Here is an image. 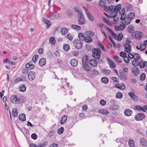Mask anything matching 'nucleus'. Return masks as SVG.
<instances>
[{"instance_id":"7ed1b4c3","label":"nucleus","mask_w":147,"mask_h":147,"mask_svg":"<svg viewBox=\"0 0 147 147\" xmlns=\"http://www.w3.org/2000/svg\"><path fill=\"white\" fill-rule=\"evenodd\" d=\"M73 43L76 48L78 49H80L82 47V41L80 39H77L75 40H74Z\"/></svg>"},{"instance_id":"cd10ccee","label":"nucleus","mask_w":147,"mask_h":147,"mask_svg":"<svg viewBox=\"0 0 147 147\" xmlns=\"http://www.w3.org/2000/svg\"><path fill=\"white\" fill-rule=\"evenodd\" d=\"M19 119L20 120L23 121L26 120V117L25 115L24 114H22L20 115L19 117Z\"/></svg>"},{"instance_id":"4be33fe9","label":"nucleus","mask_w":147,"mask_h":147,"mask_svg":"<svg viewBox=\"0 0 147 147\" xmlns=\"http://www.w3.org/2000/svg\"><path fill=\"white\" fill-rule=\"evenodd\" d=\"M128 95L130 96L131 99L135 101L137 100L138 99V97L134 93L131 92H129L128 93Z\"/></svg>"},{"instance_id":"774afa93","label":"nucleus","mask_w":147,"mask_h":147,"mask_svg":"<svg viewBox=\"0 0 147 147\" xmlns=\"http://www.w3.org/2000/svg\"><path fill=\"white\" fill-rule=\"evenodd\" d=\"M113 18V21L115 24H116L117 22L119 20V18L117 17V16H116Z\"/></svg>"},{"instance_id":"5fc2aeb1","label":"nucleus","mask_w":147,"mask_h":147,"mask_svg":"<svg viewBox=\"0 0 147 147\" xmlns=\"http://www.w3.org/2000/svg\"><path fill=\"white\" fill-rule=\"evenodd\" d=\"M106 1L105 0H100L99 4L100 6L102 7L105 4Z\"/></svg>"},{"instance_id":"bf43d9fd","label":"nucleus","mask_w":147,"mask_h":147,"mask_svg":"<svg viewBox=\"0 0 147 147\" xmlns=\"http://www.w3.org/2000/svg\"><path fill=\"white\" fill-rule=\"evenodd\" d=\"M123 60L125 63H129L130 61L129 58L126 56L123 58Z\"/></svg>"},{"instance_id":"a211bd4d","label":"nucleus","mask_w":147,"mask_h":147,"mask_svg":"<svg viewBox=\"0 0 147 147\" xmlns=\"http://www.w3.org/2000/svg\"><path fill=\"white\" fill-rule=\"evenodd\" d=\"M108 64L111 68H115L116 67V65L115 63L110 59H108L107 60Z\"/></svg>"},{"instance_id":"4468645a","label":"nucleus","mask_w":147,"mask_h":147,"mask_svg":"<svg viewBox=\"0 0 147 147\" xmlns=\"http://www.w3.org/2000/svg\"><path fill=\"white\" fill-rule=\"evenodd\" d=\"M136 48L138 50H140L142 51H143L145 50L146 49V46L145 44H141L140 45L139 47L137 46L136 47Z\"/></svg>"},{"instance_id":"a19ab883","label":"nucleus","mask_w":147,"mask_h":147,"mask_svg":"<svg viewBox=\"0 0 147 147\" xmlns=\"http://www.w3.org/2000/svg\"><path fill=\"white\" fill-rule=\"evenodd\" d=\"M116 97L117 98L121 99L123 97V94L120 92H117L116 94Z\"/></svg>"},{"instance_id":"ea45409f","label":"nucleus","mask_w":147,"mask_h":147,"mask_svg":"<svg viewBox=\"0 0 147 147\" xmlns=\"http://www.w3.org/2000/svg\"><path fill=\"white\" fill-rule=\"evenodd\" d=\"M84 39L85 41L88 43L92 42V38L88 36L85 37Z\"/></svg>"},{"instance_id":"0eeeda50","label":"nucleus","mask_w":147,"mask_h":147,"mask_svg":"<svg viewBox=\"0 0 147 147\" xmlns=\"http://www.w3.org/2000/svg\"><path fill=\"white\" fill-rule=\"evenodd\" d=\"M11 102L13 103H18L20 102V100L18 98L16 95H13L10 98Z\"/></svg>"},{"instance_id":"6e6552de","label":"nucleus","mask_w":147,"mask_h":147,"mask_svg":"<svg viewBox=\"0 0 147 147\" xmlns=\"http://www.w3.org/2000/svg\"><path fill=\"white\" fill-rule=\"evenodd\" d=\"M125 27V26L121 23L119 26L116 25L115 28L116 31H121L124 29Z\"/></svg>"},{"instance_id":"8fccbe9b","label":"nucleus","mask_w":147,"mask_h":147,"mask_svg":"<svg viewBox=\"0 0 147 147\" xmlns=\"http://www.w3.org/2000/svg\"><path fill=\"white\" fill-rule=\"evenodd\" d=\"M134 60L136 61H138L140 58L139 54L137 53H136L134 54V57H133Z\"/></svg>"},{"instance_id":"680f3d73","label":"nucleus","mask_w":147,"mask_h":147,"mask_svg":"<svg viewBox=\"0 0 147 147\" xmlns=\"http://www.w3.org/2000/svg\"><path fill=\"white\" fill-rule=\"evenodd\" d=\"M31 136L32 138L34 140H35L37 138V136L35 133L32 134Z\"/></svg>"},{"instance_id":"49530a36","label":"nucleus","mask_w":147,"mask_h":147,"mask_svg":"<svg viewBox=\"0 0 147 147\" xmlns=\"http://www.w3.org/2000/svg\"><path fill=\"white\" fill-rule=\"evenodd\" d=\"M123 38V34L122 33L120 32V33L117 36V40L118 41H121Z\"/></svg>"},{"instance_id":"4d7b16f0","label":"nucleus","mask_w":147,"mask_h":147,"mask_svg":"<svg viewBox=\"0 0 147 147\" xmlns=\"http://www.w3.org/2000/svg\"><path fill=\"white\" fill-rule=\"evenodd\" d=\"M54 13H51L49 15V18L51 20H53L55 19Z\"/></svg>"},{"instance_id":"72a5a7b5","label":"nucleus","mask_w":147,"mask_h":147,"mask_svg":"<svg viewBox=\"0 0 147 147\" xmlns=\"http://www.w3.org/2000/svg\"><path fill=\"white\" fill-rule=\"evenodd\" d=\"M71 26L73 29L77 30H80L81 28L80 26L76 25L73 24L71 25Z\"/></svg>"},{"instance_id":"2eb2a0df","label":"nucleus","mask_w":147,"mask_h":147,"mask_svg":"<svg viewBox=\"0 0 147 147\" xmlns=\"http://www.w3.org/2000/svg\"><path fill=\"white\" fill-rule=\"evenodd\" d=\"M140 142L143 147L147 146V140L145 138H141L140 140Z\"/></svg>"},{"instance_id":"a18cd8bd","label":"nucleus","mask_w":147,"mask_h":147,"mask_svg":"<svg viewBox=\"0 0 147 147\" xmlns=\"http://www.w3.org/2000/svg\"><path fill=\"white\" fill-rule=\"evenodd\" d=\"M104 22L107 24L108 25L111 26L112 25V23L107 18H104Z\"/></svg>"},{"instance_id":"ddd939ff","label":"nucleus","mask_w":147,"mask_h":147,"mask_svg":"<svg viewBox=\"0 0 147 147\" xmlns=\"http://www.w3.org/2000/svg\"><path fill=\"white\" fill-rule=\"evenodd\" d=\"M138 64L140 68H143L147 65V61L144 60L141 61L139 62Z\"/></svg>"},{"instance_id":"5701e85b","label":"nucleus","mask_w":147,"mask_h":147,"mask_svg":"<svg viewBox=\"0 0 147 147\" xmlns=\"http://www.w3.org/2000/svg\"><path fill=\"white\" fill-rule=\"evenodd\" d=\"M82 63L83 65H88V60L87 56H84L82 58Z\"/></svg>"},{"instance_id":"09e8293b","label":"nucleus","mask_w":147,"mask_h":147,"mask_svg":"<svg viewBox=\"0 0 147 147\" xmlns=\"http://www.w3.org/2000/svg\"><path fill=\"white\" fill-rule=\"evenodd\" d=\"M48 143L47 141H45L43 143L38 146V147H46Z\"/></svg>"},{"instance_id":"473e14b6","label":"nucleus","mask_w":147,"mask_h":147,"mask_svg":"<svg viewBox=\"0 0 147 147\" xmlns=\"http://www.w3.org/2000/svg\"><path fill=\"white\" fill-rule=\"evenodd\" d=\"M125 9L124 8H122L119 11V14L121 16H125Z\"/></svg>"},{"instance_id":"1a4fd4ad","label":"nucleus","mask_w":147,"mask_h":147,"mask_svg":"<svg viewBox=\"0 0 147 147\" xmlns=\"http://www.w3.org/2000/svg\"><path fill=\"white\" fill-rule=\"evenodd\" d=\"M35 76L36 74L34 71H30L28 74V79L30 81L33 80L35 78Z\"/></svg>"},{"instance_id":"20e7f679","label":"nucleus","mask_w":147,"mask_h":147,"mask_svg":"<svg viewBox=\"0 0 147 147\" xmlns=\"http://www.w3.org/2000/svg\"><path fill=\"white\" fill-rule=\"evenodd\" d=\"M93 53L92 55L94 58L98 59L100 57V51L98 49H94L93 50Z\"/></svg>"},{"instance_id":"0e129e2a","label":"nucleus","mask_w":147,"mask_h":147,"mask_svg":"<svg viewBox=\"0 0 147 147\" xmlns=\"http://www.w3.org/2000/svg\"><path fill=\"white\" fill-rule=\"evenodd\" d=\"M119 55L121 57L123 58L127 55L123 51L121 52L119 54Z\"/></svg>"},{"instance_id":"393cba45","label":"nucleus","mask_w":147,"mask_h":147,"mask_svg":"<svg viewBox=\"0 0 147 147\" xmlns=\"http://www.w3.org/2000/svg\"><path fill=\"white\" fill-rule=\"evenodd\" d=\"M132 71L133 74L136 76H137L139 73V69L137 67L133 68Z\"/></svg>"},{"instance_id":"6ab92c4d","label":"nucleus","mask_w":147,"mask_h":147,"mask_svg":"<svg viewBox=\"0 0 147 147\" xmlns=\"http://www.w3.org/2000/svg\"><path fill=\"white\" fill-rule=\"evenodd\" d=\"M125 115L127 116H131L132 114V111L130 109H125L124 111Z\"/></svg>"},{"instance_id":"e2e57ef3","label":"nucleus","mask_w":147,"mask_h":147,"mask_svg":"<svg viewBox=\"0 0 147 147\" xmlns=\"http://www.w3.org/2000/svg\"><path fill=\"white\" fill-rule=\"evenodd\" d=\"M111 79L115 81L116 83H118L119 82V80L117 77H113L111 78Z\"/></svg>"},{"instance_id":"c85d7f7f","label":"nucleus","mask_w":147,"mask_h":147,"mask_svg":"<svg viewBox=\"0 0 147 147\" xmlns=\"http://www.w3.org/2000/svg\"><path fill=\"white\" fill-rule=\"evenodd\" d=\"M98 112L100 113H101L105 115H108L109 113V111L105 109H102L98 111Z\"/></svg>"},{"instance_id":"dca6fc26","label":"nucleus","mask_w":147,"mask_h":147,"mask_svg":"<svg viewBox=\"0 0 147 147\" xmlns=\"http://www.w3.org/2000/svg\"><path fill=\"white\" fill-rule=\"evenodd\" d=\"M70 63L72 66L75 67L77 66L78 61L76 59H73L71 60Z\"/></svg>"},{"instance_id":"bb28decb","label":"nucleus","mask_w":147,"mask_h":147,"mask_svg":"<svg viewBox=\"0 0 147 147\" xmlns=\"http://www.w3.org/2000/svg\"><path fill=\"white\" fill-rule=\"evenodd\" d=\"M74 11L76 13H77L78 14V16H80L81 15V14H83V13L81 11L80 9H79V8L78 7H75L74 8Z\"/></svg>"},{"instance_id":"b1692460","label":"nucleus","mask_w":147,"mask_h":147,"mask_svg":"<svg viewBox=\"0 0 147 147\" xmlns=\"http://www.w3.org/2000/svg\"><path fill=\"white\" fill-rule=\"evenodd\" d=\"M128 32L131 34H132L134 31V27L132 25H129L128 27L127 30Z\"/></svg>"},{"instance_id":"37998d69","label":"nucleus","mask_w":147,"mask_h":147,"mask_svg":"<svg viewBox=\"0 0 147 147\" xmlns=\"http://www.w3.org/2000/svg\"><path fill=\"white\" fill-rule=\"evenodd\" d=\"M38 56L37 55H34L32 57V59L34 63H35L37 61L38 59Z\"/></svg>"},{"instance_id":"603ef678","label":"nucleus","mask_w":147,"mask_h":147,"mask_svg":"<svg viewBox=\"0 0 147 147\" xmlns=\"http://www.w3.org/2000/svg\"><path fill=\"white\" fill-rule=\"evenodd\" d=\"M23 80L22 78H16L14 82V83L15 84H16L20 82V81H23Z\"/></svg>"},{"instance_id":"c9c22d12","label":"nucleus","mask_w":147,"mask_h":147,"mask_svg":"<svg viewBox=\"0 0 147 147\" xmlns=\"http://www.w3.org/2000/svg\"><path fill=\"white\" fill-rule=\"evenodd\" d=\"M102 71L104 74L106 75L109 74L111 72L110 70L106 68H103Z\"/></svg>"},{"instance_id":"f704fd0d","label":"nucleus","mask_w":147,"mask_h":147,"mask_svg":"<svg viewBox=\"0 0 147 147\" xmlns=\"http://www.w3.org/2000/svg\"><path fill=\"white\" fill-rule=\"evenodd\" d=\"M129 145L130 147H134L135 144L134 141L131 139H129Z\"/></svg>"},{"instance_id":"864d4df0","label":"nucleus","mask_w":147,"mask_h":147,"mask_svg":"<svg viewBox=\"0 0 147 147\" xmlns=\"http://www.w3.org/2000/svg\"><path fill=\"white\" fill-rule=\"evenodd\" d=\"M63 49L66 51H68L69 49V46L68 44H65L63 45Z\"/></svg>"},{"instance_id":"de8ad7c7","label":"nucleus","mask_w":147,"mask_h":147,"mask_svg":"<svg viewBox=\"0 0 147 147\" xmlns=\"http://www.w3.org/2000/svg\"><path fill=\"white\" fill-rule=\"evenodd\" d=\"M117 12L115 11H112V12L110 14V17L111 18H114L115 16H117Z\"/></svg>"},{"instance_id":"2f4dec72","label":"nucleus","mask_w":147,"mask_h":147,"mask_svg":"<svg viewBox=\"0 0 147 147\" xmlns=\"http://www.w3.org/2000/svg\"><path fill=\"white\" fill-rule=\"evenodd\" d=\"M49 42L52 45H54L56 43V40L54 37H51L49 39Z\"/></svg>"},{"instance_id":"f03ea898","label":"nucleus","mask_w":147,"mask_h":147,"mask_svg":"<svg viewBox=\"0 0 147 147\" xmlns=\"http://www.w3.org/2000/svg\"><path fill=\"white\" fill-rule=\"evenodd\" d=\"M62 84L63 85L62 87H61L60 88L63 90L65 93V89H67V88H69V83L67 82V79L66 78H61Z\"/></svg>"},{"instance_id":"c03bdc74","label":"nucleus","mask_w":147,"mask_h":147,"mask_svg":"<svg viewBox=\"0 0 147 147\" xmlns=\"http://www.w3.org/2000/svg\"><path fill=\"white\" fill-rule=\"evenodd\" d=\"M135 108L136 110L138 111H141L143 112H145L146 111L143 108L140 107L139 105H136L135 107Z\"/></svg>"},{"instance_id":"58836bf2","label":"nucleus","mask_w":147,"mask_h":147,"mask_svg":"<svg viewBox=\"0 0 147 147\" xmlns=\"http://www.w3.org/2000/svg\"><path fill=\"white\" fill-rule=\"evenodd\" d=\"M67 117L66 115H64L61 119L60 123L61 124H62L64 123L67 119Z\"/></svg>"},{"instance_id":"a878e982","label":"nucleus","mask_w":147,"mask_h":147,"mask_svg":"<svg viewBox=\"0 0 147 147\" xmlns=\"http://www.w3.org/2000/svg\"><path fill=\"white\" fill-rule=\"evenodd\" d=\"M12 114L14 117H16L18 115V111L17 109L14 108L12 110Z\"/></svg>"},{"instance_id":"9d476101","label":"nucleus","mask_w":147,"mask_h":147,"mask_svg":"<svg viewBox=\"0 0 147 147\" xmlns=\"http://www.w3.org/2000/svg\"><path fill=\"white\" fill-rule=\"evenodd\" d=\"M143 35V33L141 32L136 31L135 33V37L137 40H140Z\"/></svg>"},{"instance_id":"423d86ee","label":"nucleus","mask_w":147,"mask_h":147,"mask_svg":"<svg viewBox=\"0 0 147 147\" xmlns=\"http://www.w3.org/2000/svg\"><path fill=\"white\" fill-rule=\"evenodd\" d=\"M83 8L84 9L88 19L91 21H94V18L92 16L91 14L85 7H83Z\"/></svg>"},{"instance_id":"f257e3e1","label":"nucleus","mask_w":147,"mask_h":147,"mask_svg":"<svg viewBox=\"0 0 147 147\" xmlns=\"http://www.w3.org/2000/svg\"><path fill=\"white\" fill-rule=\"evenodd\" d=\"M134 17L135 14L133 13H130L127 16L126 15L121 16L120 19L121 23L125 26L128 25L130 23L131 20L134 18Z\"/></svg>"},{"instance_id":"4c0bfd02","label":"nucleus","mask_w":147,"mask_h":147,"mask_svg":"<svg viewBox=\"0 0 147 147\" xmlns=\"http://www.w3.org/2000/svg\"><path fill=\"white\" fill-rule=\"evenodd\" d=\"M101 81L102 83L107 84L109 82V79L106 77H103L101 78Z\"/></svg>"},{"instance_id":"6e6d98bb","label":"nucleus","mask_w":147,"mask_h":147,"mask_svg":"<svg viewBox=\"0 0 147 147\" xmlns=\"http://www.w3.org/2000/svg\"><path fill=\"white\" fill-rule=\"evenodd\" d=\"M78 37L80 40L81 39H84L85 37L84 35L82 33H80L78 34Z\"/></svg>"},{"instance_id":"052dcab7","label":"nucleus","mask_w":147,"mask_h":147,"mask_svg":"<svg viewBox=\"0 0 147 147\" xmlns=\"http://www.w3.org/2000/svg\"><path fill=\"white\" fill-rule=\"evenodd\" d=\"M67 38L69 40H71L73 39V36L71 34L69 33L67 35Z\"/></svg>"},{"instance_id":"f3484780","label":"nucleus","mask_w":147,"mask_h":147,"mask_svg":"<svg viewBox=\"0 0 147 147\" xmlns=\"http://www.w3.org/2000/svg\"><path fill=\"white\" fill-rule=\"evenodd\" d=\"M43 22L47 24V28H49L51 25V21L45 18H43L42 19Z\"/></svg>"},{"instance_id":"338daca9","label":"nucleus","mask_w":147,"mask_h":147,"mask_svg":"<svg viewBox=\"0 0 147 147\" xmlns=\"http://www.w3.org/2000/svg\"><path fill=\"white\" fill-rule=\"evenodd\" d=\"M114 6L113 5H111L109 7L108 11H109L111 12L114 11Z\"/></svg>"},{"instance_id":"c756f323","label":"nucleus","mask_w":147,"mask_h":147,"mask_svg":"<svg viewBox=\"0 0 147 147\" xmlns=\"http://www.w3.org/2000/svg\"><path fill=\"white\" fill-rule=\"evenodd\" d=\"M69 29L66 28H63L61 29V34L63 35L65 34L68 31Z\"/></svg>"},{"instance_id":"39448f33","label":"nucleus","mask_w":147,"mask_h":147,"mask_svg":"<svg viewBox=\"0 0 147 147\" xmlns=\"http://www.w3.org/2000/svg\"><path fill=\"white\" fill-rule=\"evenodd\" d=\"M145 118V115L142 113H139L136 115L134 117V119L137 121H140L143 120Z\"/></svg>"},{"instance_id":"412c9836","label":"nucleus","mask_w":147,"mask_h":147,"mask_svg":"<svg viewBox=\"0 0 147 147\" xmlns=\"http://www.w3.org/2000/svg\"><path fill=\"white\" fill-rule=\"evenodd\" d=\"M89 63L92 66L94 67H97V62L94 59H91L90 60Z\"/></svg>"},{"instance_id":"f8f14e48","label":"nucleus","mask_w":147,"mask_h":147,"mask_svg":"<svg viewBox=\"0 0 147 147\" xmlns=\"http://www.w3.org/2000/svg\"><path fill=\"white\" fill-rule=\"evenodd\" d=\"M79 19L78 22L80 24H83L85 23V20L84 19V16L83 14H81V15L78 16Z\"/></svg>"},{"instance_id":"9b49d317","label":"nucleus","mask_w":147,"mask_h":147,"mask_svg":"<svg viewBox=\"0 0 147 147\" xmlns=\"http://www.w3.org/2000/svg\"><path fill=\"white\" fill-rule=\"evenodd\" d=\"M124 51L126 52L130 53L131 49V46L128 43H125L124 45Z\"/></svg>"},{"instance_id":"e433bc0d","label":"nucleus","mask_w":147,"mask_h":147,"mask_svg":"<svg viewBox=\"0 0 147 147\" xmlns=\"http://www.w3.org/2000/svg\"><path fill=\"white\" fill-rule=\"evenodd\" d=\"M121 5L120 4H119L116 6L115 7H114V11L117 12V13H118V11H119L121 9Z\"/></svg>"},{"instance_id":"79ce46f5","label":"nucleus","mask_w":147,"mask_h":147,"mask_svg":"<svg viewBox=\"0 0 147 147\" xmlns=\"http://www.w3.org/2000/svg\"><path fill=\"white\" fill-rule=\"evenodd\" d=\"M26 90V87L25 85H23L20 88L19 90L20 91L24 92Z\"/></svg>"},{"instance_id":"69168bd1","label":"nucleus","mask_w":147,"mask_h":147,"mask_svg":"<svg viewBox=\"0 0 147 147\" xmlns=\"http://www.w3.org/2000/svg\"><path fill=\"white\" fill-rule=\"evenodd\" d=\"M137 61H136L135 60H133L132 62V64L134 66H137L138 65L139 63L137 62Z\"/></svg>"},{"instance_id":"aec40b11","label":"nucleus","mask_w":147,"mask_h":147,"mask_svg":"<svg viewBox=\"0 0 147 147\" xmlns=\"http://www.w3.org/2000/svg\"><path fill=\"white\" fill-rule=\"evenodd\" d=\"M46 63V60L44 58H41L39 61V64L41 66H44Z\"/></svg>"},{"instance_id":"3c124183","label":"nucleus","mask_w":147,"mask_h":147,"mask_svg":"<svg viewBox=\"0 0 147 147\" xmlns=\"http://www.w3.org/2000/svg\"><path fill=\"white\" fill-rule=\"evenodd\" d=\"M64 130V128L63 127H61L58 129L57 130V133L59 134H61L63 132Z\"/></svg>"},{"instance_id":"13d9d810","label":"nucleus","mask_w":147,"mask_h":147,"mask_svg":"<svg viewBox=\"0 0 147 147\" xmlns=\"http://www.w3.org/2000/svg\"><path fill=\"white\" fill-rule=\"evenodd\" d=\"M140 79L142 81L144 80L145 78H146V75L144 73L142 74L140 76Z\"/></svg>"},{"instance_id":"7c9ffc66","label":"nucleus","mask_w":147,"mask_h":147,"mask_svg":"<svg viewBox=\"0 0 147 147\" xmlns=\"http://www.w3.org/2000/svg\"><path fill=\"white\" fill-rule=\"evenodd\" d=\"M115 86L117 88L121 90H124L125 89V86L123 84H118L116 85Z\"/></svg>"}]
</instances>
